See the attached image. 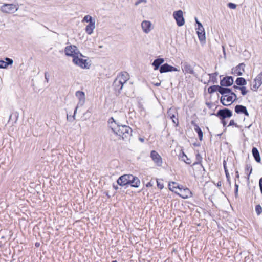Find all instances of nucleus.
<instances>
[{
	"label": "nucleus",
	"instance_id": "obj_1",
	"mask_svg": "<svg viewBox=\"0 0 262 262\" xmlns=\"http://www.w3.org/2000/svg\"><path fill=\"white\" fill-rule=\"evenodd\" d=\"M113 132L122 138L123 140L127 139L132 136V128L125 125L117 124L116 127H112Z\"/></svg>",
	"mask_w": 262,
	"mask_h": 262
},
{
	"label": "nucleus",
	"instance_id": "obj_2",
	"mask_svg": "<svg viewBox=\"0 0 262 262\" xmlns=\"http://www.w3.org/2000/svg\"><path fill=\"white\" fill-rule=\"evenodd\" d=\"M129 79V74L126 72H122L118 75L113 82V86L118 93H120L123 86Z\"/></svg>",
	"mask_w": 262,
	"mask_h": 262
},
{
	"label": "nucleus",
	"instance_id": "obj_3",
	"mask_svg": "<svg viewBox=\"0 0 262 262\" xmlns=\"http://www.w3.org/2000/svg\"><path fill=\"white\" fill-rule=\"evenodd\" d=\"M77 47L75 46H68L66 47V55L73 57V62L76 65L82 67V58L78 57Z\"/></svg>",
	"mask_w": 262,
	"mask_h": 262
},
{
	"label": "nucleus",
	"instance_id": "obj_4",
	"mask_svg": "<svg viewBox=\"0 0 262 262\" xmlns=\"http://www.w3.org/2000/svg\"><path fill=\"white\" fill-rule=\"evenodd\" d=\"M83 23L85 26V31L89 34H92L96 28V19L91 15H85L83 18Z\"/></svg>",
	"mask_w": 262,
	"mask_h": 262
},
{
	"label": "nucleus",
	"instance_id": "obj_5",
	"mask_svg": "<svg viewBox=\"0 0 262 262\" xmlns=\"http://www.w3.org/2000/svg\"><path fill=\"white\" fill-rule=\"evenodd\" d=\"M19 9L18 4H4L1 7V11L5 13H13Z\"/></svg>",
	"mask_w": 262,
	"mask_h": 262
},
{
	"label": "nucleus",
	"instance_id": "obj_6",
	"mask_svg": "<svg viewBox=\"0 0 262 262\" xmlns=\"http://www.w3.org/2000/svg\"><path fill=\"white\" fill-rule=\"evenodd\" d=\"M237 98L235 93H231L229 95L222 96L221 97V102L225 106H229Z\"/></svg>",
	"mask_w": 262,
	"mask_h": 262
},
{
	"label": "nucleus",
	"instance_id": "obj_7",
	"mask_svg": "<svg viewBox=\"0 0 262 262\" xmlns=\"http://www.w3.org/2000/svg\"><path fill=\"white\" fill-rule=\"evenodd\" d=\"M173 16L175 19L177 24L178 26H182L185 24V20L183 17V12L180 10L174 11L173 13Z\"/></svg>",
	"mask_w": 262,
	"mask_h": 262
},
{
	"label": "nucleus",
	"instance_id": "obj_8",
	"mask_svg": "<svg viewBox=\"0 0 262 262\" xmlns=\"http://www.w3.org/2000/svg\"><path fill=\"white\" fill-rule=\"evenodd\" d=\"M262 84V72L258 74L254 79L251 85V89L252 91H256Z\"/></svg>",
	"mask_w": 262,
	"mask_h": 262
},
{
	"label": "nucleus",
	"instance_id": "obj_9",
	"mask_svg": "<svg viewBox=\"0 0 262 262\" xmlns=\"http://www.w3.org/2000/svg\"><path fill=\"white\" fill-rule=\"evenodd\" d=\"M167 117L172 120V122L177 126L179 124L178 113L175 108H170L167 111Z\"/></svg>",
	"mask_w": 262,
	"mask_h": 262
},
{
	"label": "nucleus",
	"instance_id": "obj_10",
	"mask_svg": "<svg viewBox=\"0 0 262 262\" xmlns=\"http://www.w3.org/2000/svg\"><path fill=\"white\" fill-rule=\"evenodd\" d=\"M141 26L143 32L145 34L149 33L154 28L151 21L149 20H143L141 24Z\"/></svg>",
	"mask_w": 262,
	"mask_h": 262
},
{
	"label": "nucleus",
	"instance_id": "obj_11",
	"mask_svg": "<svg viewBox=\"0 0 262 262\" xmlns=\"http://www.w3.org/2000/svg\"><path fill=\"white\" fill-rule=\"evenodd\" d=\"M181 68L183 73L185 74H190L193 75L195 74L192 66L187 62H181Z\"/></svg>",
	"mask_w": 262,
	"mask_h": 262
},
{
	"label": "nucleus",
	"instance_id": "obj_12",
	"mask_svg": "<svg viewBox=\"0 0 262 262\" xmlns=\"http://www.w3.org/2000/svg\"><path fill=\"white\" fill-rule=\"evenodd\" d=\"M150 157L157 166H162V158L157 151H156L155 150H152L150 152Z\"/></svg>",
	"mask_w": 262,
	"mask_h": 262
},
{
	"label": "nucleus",
	"instance_id": "obj_13",
	"mask_svg": "<svg viewBox=\"0 0 262 262\" xmlns=\"http://www.w3.org/2000/svg\"><path fill=\"white\" fill-rule=\"evenodd\" d=\"M159 71L161 73L172 71L179 72L180 71V69L170 66L168 63H165L160 67Z\"/></svg>",
	"mask_w": 262,
	"mask_h": 262
},
{
	"label": "nucleus",
	"instance_id": "obj_14",
	"mask_svg": "<svg viewBox=\"0 0 262 262\" xmlns=\"http://www.w3.org/2000/svg\"><path fill=\"white\" fill-rule=\"evenodd\" d=\"M232 115V113L230 110L224 108L219 110L216 115L220 117L221 119H224L231 117Z\"/></svg>",
	"mask_w": 262,
	"mask_h": 262
},
{
	"label": "nucleus",
	"instance_id": "obj_15",
	"mask_svg": "<svg viewBox=\"0 0 262 262\" xmlns=\"http://www.w3.org/2000/svg\"><path fill=\"white\" fill-rule=\"evenodd\" d=\"M132 178V174H124L119 177L117 180V183L120 186H125L128 185L130 179Z\"/></svg>",
	"mask_w": 262,
	"mask_h": 262
},
{
	"label": "nucleus",
	"instance_id": "obj_16",
	"mask_svg": "<svg viewBox=\"0 0 262 262\" xmlns=\"http://www.w3.org/2000/svg\"><path fill=\"white\" fill-rule=\"evenodd\" d=\"M198 37L201 41H205L206 39L204 27L201 23H198V27L196 28Z\"/></svg>",
	"mask_w": 262,
	"mask_h": 262
},
{
	"label": "nucleus",
	"instance_id": "obj_17",
	"mask_svg": "<svg viewBox=\"0 0 262 262\" xmlns=\"http://www.w3.org/2000/svg\"><path fill=\"white\" fill-rule=\"evenodd\" d=\"M176 193L184 199L188 198L191 194L190 190L188 188L183 189L180 188L178 191H176Z\"/></svg>",
	"mask_w": 262,
	"mask_h": 262
},
{
	"label": "nucleus",
	"instance_id": "obj_18",
	"mask_svg": "<svg viewBox=\"0 0 262 262\" xmlns=\"http://www.w3.org/2000/svg\"><path fill=\"white\" fill-rule=\"evenodd\" d=\"M233 83V79L231 76H226L221 80L220 84L222 86H229Z\"/></svg>",
	"mask_w": 262,
	"mask_h": 262
},
{
	"label": "nucleus",
	"instance_id": "obj_19",
	"mask_svg": "<svg viewBox=\"0 0 262 262\" xmlns=\"http://www.w3.org/2000/svg\"><path fill=\"white\" fill-rule=\"evenodd\" d=\"M245 65L244 63H240L235 68L232 69V73L237 76H241L244 72Z\"/></svg>",
	"mask_w": 262,
	"mask_h": 262
},
{
	"label": "nucleus",
	"instance_id": "obj_20",
	"mask_svg": "<svg viewBox=\"0 0 262 262\" xmlns=\"http://www.w3.org/2000/svg\"><path fill=\"white\" fill-rule=\"evenodd\" d=\"M235 111L237 114H244L247 116H249V113L245 106L237 105L235 107Z\"/></svg>",
	"mask_w": 262,
	"mask_h": 262
},
{
	"label": "nucleus",
	"instance_id": "obj_21",
	"mask_svg": "<svg viewBox=\"0 0 262 262\" xmlns=\"http://www.w3.org/2000/svg\"><path fill=\"white\" fill-rule=\"evenodd\" d=\"M5 60H0V68L6 69L8 66H11L13 63V60L8 57L5 58Z\"/></svg>",
	"mask_w": 262,
	"mask_h": 262
},
{
	"label": "nucleus",
	"instance_id": "obj_22",
	"mask_svg": "<svg viewBox=\"0 0 262 262\" xmlns=\"http://www.w3.org/2000/svg\"><path fill=\"white\" fill-rule=\"evenodd\" d=\"M140 180L136 177L132 175V178L130 179L128 184L130 185L132 187H138L140 185Z\"/></svg>",
	"mask_w": 262,
	"mask_h": 262
},
{
	"label": "nucleus",
	"instance_id": "obj_23",
	"mask_svg": "<svg viewBox=\"0 0 262 262\" xmlns=\"http://www.w3.org/2000/svg\"><path fill=\"white\" fill-rule=\"evenodd\" d=\"M252 152L255 161L258 163H260L261 161V158L258 149L256 147H253L252 148Z\"/></svg>",
	"mask_w": 262,
	"mask_h": 262
},
{
	"label": "nucleus",
	"instance_id": "obj_24",
	"mask_svg": "<svg viewBox=\"0 0 262 262\" xmlns=\"http://www.w3.org/2000/svg\"><path fill=\"white\" fill-rule=\"evenodd\" d=\"M219 93L221 94L222 96L229 95L231 94V93H234V92H232L230 89L224 88L222 86H220Z\"/></svg>",
	"mask_w": 262,
	"mask_h": 262
},
{
	"label": "nucleus",
	"instance_id": "obj_25",
	"mask_svg": "<svg viewBox=\"0 0 262 262\" xmlns=\"http://www.w3.org/2000/svg\"><path fill=\"white\" fill-rule=\"evenodd\" d=\"M164 62V59L163 58H157L155 59L153 63L152 66H154V70H158L160 67V66Z\"/></svg>",
	"mask_w": 262,
	"mask_h": 262
},
{
	"label": "nucleus",
	"instance_id": "obj_26",
	"mask_svg": "<svg viewBox=\"0 0 262 262\" xmlns=\"http://www.w3.org/2000/svg\"><path fill=\"white\" fill-rule=\"evenodd\" d=\"M169 189L171 190L172 191H174L176 192V189L179 190V188H180V186L174 182H172L171 183H169Z\"/></svg>",
	"mask_w": 262,
	"mask_h": 262
},
{
	"label": "nucleus",
	"instance_id": "obj_27",
	"mask_svg": "<svg viewBox=\"0 0 262 262\" xmlns=\"http://www.w3.org/2000/svg\"><path fill=\"white\" fill-rule=\"evenodd\" d=\"M84 56H83V69H89L91 67V61L89 59H85L83 58H85Z\"/></svg>",
	"mask_w": 262,
	"mask_h": 262
},
{
	"label": "nucleus",
	"instance_id": "obj_28",
	"mask_svg": "<svg viewBox=\"0 0 262 262\" xmlns=\"http://www.w3.org/2000/svg\"><path fill=\"white\" fill-rule=\"evenodd\" d=\"M235 82L237 85L244 86L247 84L246 80L242 77L237 78L235 81Z\"/></svg>",
	"mask_w": 262,
	"mask_h": 262
},
{
	"label": "nucleus",
	"instance_id": "obj_29",
	"mask_svg": "<svg viewBox=\"0 0 262 262\" xmlns=\"http://www.w3.org/2000/svg\"><path fill=\"white\" fill-rule=\"evenodd\" d=\"M81 105H82V104L80 103H79L78 104L77 107L75 108V109L74 110V115L73 116L69 115L68 114H67V117L68 120H69V121H73L74 120H75V113H76V112L77 111V108L79 106H81Z\"/></svg>",
	"mask_w": 262,
	"mask_h": 262
},
{
	"label": "nucleus",
	"instance_id": "obj_30",
	"mask_svg": "<svg viewBox=\"0 0 262 262\" xmlns=\"http://www.w3.org/2000/svg\"><path fill=\"white\" fill-rule=\"evenodd\" d=\"M221 86L219 85H213L208 88V92L209 93H212L213 92L218 91L219 92L220 88Z\"/></svg>",
	"mask_w": 262,
	"mask_h": 262
},
{
	"label": "nucleus",
	"instance_id": "obj_31",
	"mask_svg": "<svg viewBox=\"0 0 262 262\" xmlns=\"http://www.w3.org/2000/svg\"><path fill=\"white\" fill-rule=\"evenodd\" d=\"M194 130L198 133L200 140L202 141L203 139V134L201 128L198 126H196Z\"/></svg>",
	"mask_w": 262,
	"mask_h": 262
},
{
	"label": "nucleus",
	"instance_id": "obj_32",
	"mask_svg": "<svg viewBox=\"0 0 262 262\" xmlns=\"http://www.w3.org/2000/svg\"><path fill=\"white\" fill-rule=\"evenodd\" d=\"M255 211L258 215H260L262 212V207L260 205H257L255 207Z\"/></svg>",
	"mask_w": 262,
	"mask_h": 262
},
{
	"label": "nucleus",
	"instance_id": "obj_33",
	"mask_svg": "<svg viewBox=\"0 0 262 262\" xmlns=\"http://www.w3.org/2000/svg\"><path fill=\"white\" fill-rule=\"evenodd\" d=\"M182 158L183 160L186 163L189 164L190 163V159L187 158V156L185 155L184 153H183V156L182 157Z\"/></svg>",
	"mask_w": 262,
	"mask_h": 262
},
{
	"label": "nucleus",
	"instance_id": "obj_34",
	"mask_svg": "<svg viewBox=\"0 0 262 262\" xmlns=\"http://www.w3.org/2000/svg\"><path fill=\"white\" fill-rule=\"evenodd\" d=\"M239 90L241 91V93L243 95H245L248 92L245 86H242L241 88H239Z\"/></svg>",
	"mask_w": 262,
	"mask_h": 262
},
{
	"label": "nucleus",
	"instance_id": "obj_35",
	"mask_svg": "<svg viewBox=\"0 0 262 262\" xmlns=\"http://www.w3.org/2000/svg\"><path fill=\"white\" fill-rule=\"evenodd\" d=\"M76 96L77 97L79 100V101H81L82 99V91H78L76 93Z\"/></svg>",
	"mask_w": 262,
	"mask_h": 262
},
{
	"label": "nucleus",
	"instance_id": "obj_36",
	"mask_svg": "<svg viewBox=\"0 0 262 262\" xmlns=\"http://www.w3.org/2000/svg\"><path fill=\"white\" fill-rule=\"evenodd\" d=\"M228 6L230 8V9H236L237 6L236 4H234V3H229L228 4Z\"/></svg>",
	"mask_w": 262,
	"mask_h": 262
},
{
	"label": "nucleus",
	"instance_id": "obj_37",
	"mask_svg": "<svg viewBox=\"0 0 262 262\" xmlns=\"http://www.w3.org/2000/svg\"><path fill=\"white\" fill-rule=\"evenodd\" d=\"M246 171L250 170L249 173L248 175V176H249L252 171V168L251 166L250 165H247L246 168Z\"/></svg>",
	"mask_w": 262,
	"mask_h": 262
},
{
	"label": "nucleus",
	"instance_id": "obj_38",
	"mask_svg": "<svg viewBox=\"0 0 262 262\" xmlns=\"http://www.w3.org/2000/svg\"><path fill=\"white\" fill-rule=\"evenodd\" d=\"M147 2V0H138L135 3V5L138 6L142 3H146Z\"/></svg>",
	"mask_w": 262,
	"mask_h": 262
},
{
	"label": "nucleus",
	"instance_id": "obj_39",
	"mask_svg": "<svg viewBox=\"0 0 262 262\" xmlns=\"http://www.w3.org/2000/svg\"><path fill=\"white\" fill-rule=\"evenodd\" d=\"M235 196H237V195L238 194V185L237 184H235Z\"/></svg>",
	"mask_w": 262,
	"mask_h": 262
},
{
	"label": "nucleus",
	"instance_id": "obj_40",
	"mask_svg": "<svg viewBox=\"0 0 262 262\" xmlns=\"http://www.w3.org/2000/svg\"><path fill=\"white\" fill-rule=\"evenodd\" d=\"M259 184L260 191H261V193H262V178H261L259 180Z\"/></svg>",
	"mask_w": 262,
	"mask_h": 262
},
{
	"label": "nucleus",
	"instance_id": "obj_41",
	"mask_svg": "<svg viewBox=\"0 0 262 262\" xmlns=\"http://www.w3.org/2000/svg\"><path fill=\"white\" fill-rule=\"evenodd\" d=\"M235 122L233 120H230V123H229V125L230 126H231V125H235Z\"/></svg>",
	"mask_w": 262,
	"mask_h": 262
},
{
	"label": "nucleus",
	"instance_id": "obj_42",
	"mask_svg": "<svg viewBox=\"0 0 262 262\" xmlns=\"http://www.w3.org/2000/svg\"><path fill=\"white\" fill-rule=\"evenodd\" d=\"M146 187H151L152 186V183H151V182H148L146 185Z\"/></svg>",
	"mask_w": 262,
	"mask_h": 262
},
{
	"label": "nucleus",
	"instance_id": "obj_43",
	"mask_svg": "<svg viewBox=\"0 0 262 262\" xmlns=\"http://www.w3.org/2000/svg\"><path fill=\"white\" fill-rule=\"evenodd\" d=\"M109 122H110V123L112 124L113 122L115 123V121L113 118H111L109 120Z\"/></svg>",
	"mask_w": 262,
	"mask_h": 262
},
{
	"label": "nucleus",
	"instance_id": "obj_44",
	"mask_svg": "<svg viewBox=\"0 0 262 262\" xmlns=\"http://www.w3.org/2000/svg\"><path fill=\"white\" fill-rule=\"evenodd\" d=\"M45 78H46L47 81H48V79H49L48 77H49V76H48V73L47 72H46L45 73Z\"/></svg>",
	"mask_w": 262,
	"mask_h": 262
},
{
	"label": "nucleus",
	"instance_id": "obj_45",
	"mask_svg": "<svg viewBox=\"0 0 262 262\" xmlns=\"http://www.w3.org/2000/svg\"><path fill=\"white\" fill-rule=\"evenodd\" d=\"M233 88H234V89L235 90V91H236V90H239V88H241V87H239V86H236V85H234V86H233Z\"/></svg>",
	"mask_w": 262,
	"mask_h": 262
},
{
	"label": "nucleus",
	"instance_id": "obj_46",
	"mask_svg": "<svg viewBox=\"0 0 262 262\" xmlns=\"http://www.w3.org/2000/svg\"><path fill=\"white\" fill-rule=\"evenodd\" d=\"M196 157H197L198 160L199 161H200V160H201V157H200V154H198L196 155Z\"/></svg>",
	"mask_w": 262,
	"mask_h": 262
},
{
	"label": "nucleus",
	"instance_id": "obj_47",
	"mask_svg": "<svg viewBox=\"0 0 262 262\" xmlns=\"http://www.w3.org/2000/svg\"><path fill=\"white\" fill-rule=\"evenodd\" d=\"M224 168L225 170L227 169V167H226V164H225V161H224Z\"/></svg>",
	"mask_w": 262,
	"mask_h": 262
},
{
	"label": "nucleus",
	"instance_id": "obj_48",
	"mask_svg": "<svg viewBox=\"0 0 262 262\" xmlns=\"http://www.w3.org/2000/svg\"><path fill=\"white\" fill-rule=\"evenodd\" d=\"M160 84L161 83L160 82H158V83H156L155 84V85L157 86H160Z\"/></svg>",
	"mask_w": 262,
	"mask_h": 262
},
{
	"label": "nucleus",
	"instance_id": "obj_49",
	"mask_svg": "<svg viewBox=\"0 0 262 262\" xmlns=\"http://www.w3.org/2000/svg\"><path fill=\"white\" fill-rule=\"evenodd\" d=\"M113 187L115 190H117L118 189V186L117 185H113Z\"/></svg>",
	"mask_w": 262,
	"mask_h": 262
},
{
	"label": "nucleus",
	"instance_id": "obj_50",
	"mask_svg": "<svg viewBox=\"0 0 262 262\" xmlns=\"http://www.w3.org/2000/svg\"><path fill=\"white\" fill-rule=\"evenodd\" d=\"M157 185H158V186L161 189L163 188V186H159V184L158 183V182L157 181Z\"/></svg>",
	"mask_w": 262,
	"mask_h": 262
},
{
	"label": "nucleus",
	"instance_id": "obj_51",
	"mask_svg": "<svg viewBox=\"0 0 262 262\" xmlns=\"http://www.w3.org/2000/svg\"><path fill=\"white\" fill-rule=\"evenodd\" d=\"M195 21L196 23H197V24L198 25V23H201L200 22H199L197 19V18H195Z\"/></svg>",
	"mask_w": 262,
	"mask_h": 262
},
{
	"label": "nucleus",
	"instance_id": "obj_52",
	"mask_svg": "<svg viewBox=\"0 0 262 262\" xmlns=\"http://www.w3.org/2000/svg\"><path fill=\"white\" fill-rule=\"evenodd\" d=\"M139 140L141 142H144V139L140 138Z\"/></svg>",
	"mask_w": 262,
	"mask_h": 262
},
{
	"label": "nucleus",
	"instance_id": "obj_53",
	"mask_svg": "<svg viewBox=\"0 0 262 262\" xmlns=\"http://www.w3.org/2000/svg\"><path fill=\"white\" fill-rule=\"evenodd\" d=\"M236 177L238 178L239 177V174H238V172L237 171L236 172Z\"/></svg>",
	"mask_w": 262,
	"mask_h": 262
},
{
	"label": "nucleus",
	"instance_id": "obj_54",
	"mask_svg": "<svg viewBox=\"0 0 262 262\" xmlns=\"http://www.w3.org/2000/svg\"><path fill=\"white\" fill-rule=\"evenodd\" d=\"M226 177H228V175H229V173L228 172H226Z\"/></svg>",
	"mask_w": 262,
	"mask_h": 262
},
{
	"label": "nucleus",
	"instance_id": "obj_55",
	"mask_svg": "<svg viewBox=\"0 0 262 262\" xmlns=\"http://www.w3.org/2000/svg\"><path fill=\"white\" fill-rule=\"evenodd\" d=\"M35 245H36V246H39V244H38L37 243H36L35 244Z\"/></svg>",
	"mask_w": 262,
	"mask_h": 262
},
{
	"label": "nucleus",
	"instance_id": "obj_56",
	"mask_svg": "<svg viewBox=\"0 0 262 262\" xmlns=\"http://www.w3.org/2000/svg\"><path fill=\"white\" fill-rule=\"evenodd\" d=\"M200 163V162H195V163H194V164H194V165H195V164H198V163Z\"/></svg>",
	"mask_w": 262,
	"mask_h": 262
},
{
	"label": "nucleus",
	"instance_id": "obj_57",
	"mask_svg": "<svg viewBox=\"0 0 262 262\" xmlns=\"http://www.w3.org/2000/svg\"><path fill=\"white\" fill-rule=\"evenodd\" d=\"M225 173H226V172H228L227 169L225 170Z\"/></svg>",
	"mask_w": 262,
	"mask_h": 262
},
{
	"label": "nucleus",
	"instance_id": "obj_58",
	"mask_svg": "<svg viewBox=\"0 0 262 262\" xmlns=\"http://www.w3.org/2000/svg\"><path fill=\"white\" fill-rule=\"evenodd\" d=\"M112 262H117L116 260H114Z\"/></svg>",
	"mask_w": 262,
	"mask_h": 262
},
{
	"label": "nucleus",
	"instance_id": "obj_59",
	"mask_svg": "<svg viewBox=\"0 0 262 262\" xmlns=\"http://www.w3.org/2000/svg\"><path fill=\"white\" fill-rule=\"evenodd\" d=\"M83 96L84 95V93L83 92L82 93Z\"/></svg>",
	"mask_w": 262,
	"mask_h": 262
}]
</instances>
